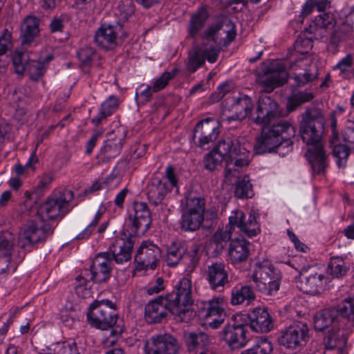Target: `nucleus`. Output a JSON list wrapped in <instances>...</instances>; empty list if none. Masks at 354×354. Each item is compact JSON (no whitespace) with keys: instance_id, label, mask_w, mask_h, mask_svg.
<instances>
[{"instance_id":"1","label":"nucleus","mask_w":354,"mask_h":354,"mask_svg":"<svg viewBox=\"0 0 354 354\" xmlns=\"http://www.w3.org/2000/svg\"><path fill=\"white\" fill-rule=\"evenodd\" d=\"M256 114L254 122L263 128L254 146L255 152L262 154L275 149L282 156L290 152L292 149L290 138L295 136V129L290 122L278 120L281 115L278 104L269 96H262L258 100Z\"/></svg>"},{"instance_id":"2","label":"nucleus","mask_w":354,"mask_h":354,"mask_svg":"<svg viewBox=\"0 0 354 354\" xmlns=\"http://www.w3.org/2000/svg\"><path fill=\"white\" fill-rule=\"evenodd\" d=\"M326 121L323 111L311 106L301 114L299 122L300 136L307 148L305 156L314 174H324L328 165L322 142Z\"/></svg>"},{"instance_id":"3","label":"nucleus","mask_w":354,"mask_h":354,"mask_svg":"<svg viewBox=\"0 0 354 354\" xmlns=\"http://www.w3.org/2000/svg\"><path fill=\"white\" fill-rule=\"evenodd\" d=\"M213 150L225 158L224 176L227 182H231L233 177H237L239 169L249 164L250 151L239 138L226 136Z\"/></svg>"},{"instance_id":"4","label":"nucleus","mask_w":354,"mask_h":354,"mask_svg":"<svg viewBox=\"0 0 354 354\" xmlns=\"http://www.w3.org/2000/svg\"><path fill=\"white\" fill-rule=\"evenodd\" d=\"M223 25L224 23L222 22L212 24L200 35V37L203 40L202 46H194L192 51L188 55L186 68L189 73H195L198 68L205 64L206 59L209 63L216 62L219 51L213 46L209 48H204L205 41H211L214 44H221L218 41L217 34L223 29Z\"/></svg>"},{"instance_id":"5","label":"nucleus","mask_w":354,"mask_h":354,"mask_svg":"<svg viewBox=\"0 0 354 354\" xmlns=\"http://www.w3.org/2000/svg\"><path fill=\"white\" fill-rule=\"evenodd\" d=\"M170 304V313L178 322H188L194 313L190 310L193 304L192 281L184 277L174 286V290L165 296Z\"/></svg>"},{"instance_id":"6","label":"nucleus","mask_w":354,"mask_h":354,"mask_svg":"<svg viewBox=\"0 0 354 354\" xmlns=\"http://www.w3.org/2000/svg\"><path fill=\"white\" fill-rule=\"evenodd\" d=\"M251 278L257 291L264 295H273L279 290L281 273L270 261L264 259L255 263Z\"/></svg>"},{"instance_id":"7","label":"nucleus","mask_w":354,"mask_h":354,"mask_svg":"<svg viewBox=\"0 0 354 354\" xmlns=\"http://www.w3.org/2000/svg\"><path fill=\"white\" fill-rule=\"evenodd\" d=\"M86 315L88 324L95 328L108 330L113 328L111 331L112 336H119L123 332V328L120 324L116 325L118 316L115 309L103 301L93 302Z\"/></svg>"},{"instance_id":"8","label":"nucleus","mask_w":354,"mask_h":354,"mask_svg":"<svg viewBox=\"0 0 354 354\" xmlns=\"http://www.w3.org/2000/svg\"><path fill=\"white\" fill-rule=\"evenodd\" d=\"M73 197V192L70 189H64L58 194L49 197L38 209V215L41 221L55 219L60 214L65 215L68 211L66 207Z\"/></svg>"},{"instance_id":"9","label":"nucleus","mask_w":354,"mask_h":354,"mask_svg":"<svg viewBox=\"0 0 354 354\" xmlns=\"http://www.w3.org/2000/svg\"><path fill=\"white\" fill-rule=\"evenodd\" d=\"M330 142L337 166L344 167L350 153L354 150V128L345 127L341 137L338 136L337 132H334Z\"/></svg>"},{"instance_id":"10","label":"nucleus","mask_w":354,"mask_h":354,"mask_svg":"<svg viewBox=\"0 0 354 354\" xmlns=\"http://www.w3.org/2000/svg\"><path fill=\"white\" fill-rule=\"evenodd\" d=\"M328 278L323 273L315 271V267L304 266L299 270L298 288L304 292L312 295H319L326 289Z\"/></svg>"},{"instance_id":"11","label":"nucleus","mask_w":354,"mask_h":354,"mask_svg":"<svg viewBox=\"0 0 354 354\" xmlns=\"http://www.w3.org/2000/svg\"><path fill=\"white\" fill-rule=\"evenodd\" d=\"M53 232V227L50 223L42 221L39 225L31 221L19 234L17 244L21 248H26L37 243L46 241Z\"/></svg>"},{"instance_id":"12","label":"nucleus","mask_w":354,"mask_h":354,"mask_svg":"<svg viewBox=\"0 0 354 354\" xmlns=\"http://www.w3.org/2000/svg\"><path fill=\"white\" fill-rule=\"evenodd\" d=\"M198 316L205 324L212 328H218L225 316L223 309V298L215 297L209 301H201L198 304Z\"/></svg>"},{"instance_id":"13","label":"nucleus","mask_w":354,"mask_h":354,"mask_svg":"<svg viewBox=\"0 0 354 354\" xmlns=\"http://www.w3.org/2000/svg\"><path fill=\"white\" fill-rule=\"evenodd\" d=\"M308 328L306 324L295 322L281 333L278 342L286 348L295 351L306 345L308 339Z\"/></svg>"},{"instance_id":"14","label":"nucleus","mask_w":354,"mask_h":354,"mask_svg":"<svg viewBox=\"0 0 354 354\" xmlns=\"http://www.w3.org/2000/svg\"><path fill=\"white\" fill-rule=\"evenodd\" d=\"M113 261L108 252L97 254L93 260L90 270L83 271L92 281L95 283H103L108 281L111 275Z\"/></svg>"},{"instance_id":"15","label":"nucleus","mask_w":354,"mask_h":354,"mask_svg":"<svg viewBox=\"0 0 354 354\" xmlns=\"http://www.w3.org/2000/svg\"><path fill=\"white\" fill-rule=\"evenodd\" d=\"M180 346L169 334L152 336L144 347L145 354H178Z\"/></svg>"},{"instance_id":"16","label":"nucleus","mask_w":354,"mask_h":354,"mask_svg":"<svg viewBox=\"0 0 354 354\" xmlns=\"http://www.w3.org/2000/svg\"><path fill=\"white\" fill-rule=\"evenodd\" d=\"M120 33L121 37H127V34L123 32V27L120 23L103 24L95 32V41L99 46L106 50H111L117 46Z\"/></svg>"},{"instance_id":"17","label":"nucleus","mask_w":354,"mask_h":354,"mask_svg":"<svg viewBox=\"0 0 354 354\" xmlns=\"http://www.w3.org/2000/svg\"><path fill=\"white\" fill-rule=\"evenodd\" d=\"M225 227L232 232L236 227L241 232L249 237L256 236L260 232L259 225L257 221L255 214L250 213L248 220L245 221V214L240 209L232 212L229 216L228 224Z\"/></svg>"},{"instance_id":"18","label":"nucleus","mask_w":354,"mask_h":354,"mask_svg":"<svg viewBox=\"0 0 354 354\" xmlns=\"http://www.w3.org/2000/svg\"><path fill=\"white\" fill-rule=\"evenodd\" d=\"M314 328L317 331H324L326 329L327 336L332 332L335 333L345 331L339 319L337 316V311L334 307L326 308L317 313L313 318Z\"/></svg>"},{"instance_id":"19","label":"nucleus","mask_w":354,"mask_h":354,"mask_svg":"<svg viewBox=\"0 0 354 354\" xmlns=\"http://www.w3.org/2000/svg\"><path fill=\"white\" fill-rule=\"evenodd\" d=\"M288 73L282 64L277 63L269 66L263 71L259 77V82L266 93L272 92L276 87L286 82Z\"/></svg>"},{"instance_id":"20","label":"nucleus","mask_w":354,"mask_h":354,"mask_svg":"<svg viewBox=\"0 0 354 354\" xmlns=\"http://www.w3.org/2000/svg\"><path fill=\"white\" fill-rule=\"evenodd\" d=\"M161 257V250L151 241H144L138 248L135 261L145 269L154 270Z\"/></svg>"},{"instance_id":"21","label":"nucleus","mask_w":354,"mask_h":354,"mask_svg":"<svg viewBox=\"0 0 354 354\" xmlns=\"http://www.w3.org/2000/svg\"><path fill=\"white\" fill-rule=\"evenodd\" d=\"M218 133L216 120L208 118L196 124L193 138L194 140H198V145L203 147L215 140L218 136Z\"/></svg>"},{"instance_id":"22","label":"nucleus","mask_w":354,"mask_h":354,"mask_svg":"<svg viewBox=\"0 0 354 354\" xmlns=\"http://www.w3.org/2000/svg\"><path fill=\"white\" fill-rule=\"evenodd\" d=\"M250 328L257 333L270 332L274 327L273 319L266 308L257 307L248 314Z\"/></svg>"},{"instance_id":"23","label":"nucleus","mask_w":354,"mask_h":354,"mask_svg":"<svg viewBox=\"0 0 354 354\" xmlns=\"http://www.w3.org/2000/svg\"><path fill=\"white\" fill-rule=\"evenodd\" d=\"M133 245L134 242L131 237L117 238L109 246L108 252L112 261L114 260L118 264H122L131 260Z\"/></svg>"},{"instance_id":"24","label":"nucleus","mask_w":354,"mask_h":354,"mask_svg":"<svg viewBox=\"0 0 354 354\" xmlns=\"http://www.w3.org/2000/svg\"><path fill=\"white\" fill-rule=\"evenodd\" d=\"M134 215L132 221L131 232L134 234H145L151 223V213L147 203L136 202L133 204Z\"/></svg>"},{"instance_id":"25","label":"nucleus","mask_w":354,"mask_h":354,"mask_svg":"<svg viewBox=\"0 0 354 354\" xmlns=\"http://www.w3.org/2000/svg\"><path fill=\"white\" fill-rule=\"evenodd\" d=\"M168 312H170V304L165 297H159L146 306L145 316L149 323H159Z\"/></svg>"},{"instance_id":"26","label":"nucleus","mask_w":354,"mask_h":354,"mask_svg":"<svg viewBox=\"0 0 354 354\" xmlns=\"http://www.w3.org/2000/svg\"><path fill=\"white\" fill-rule=\"evenodd\" d=\"M207 279L212 290H223L229 283L228 271L225 265L223 263H214L209 266Z\"/></svg>"},{"instance_id":"27","label":"nucleus","mask_w":354,"mask_h":354,"mask_svg":"<svg viewBox=\"0 0 354 354\" xmlns=\"http://www.w3.org/2000/svg\"><path fill=\"white\" fill-rule=\"evenodd\" d=\"M246 331L244 325L229 324L223 330V339L232 349L242 348L246 345L248 342Z\"/></svg>"},{"instance_id":"28","label":"nucleus","mask_w":354,"mask_h":354,"mask_svg":"<svg viewBox=\"0 0 354 354\" xmlns=\"http://www.w3.org/2000/svg\"><path fill=\"white\" fill-rule=\"evenodd\" d=\"M253 102L250 97L243 93L234 95L231 100L230 111L233 114L229 117V120H242L252 111Z\"/></svg>"},{"instance_id":"29","label":"nucleus","mask_w":354,"mask_h":354,"mask_svg":"<svg viewBox=\"0 0 354 354\" xmlns=\"http://www.w3.org/2000/svg\"><path fill=\"white\" fill-rule=\"evenodd\" d=\"M337 316L347 334H351L354 328V295L342 301L335 307Z\"/></svg>"},{"instance_id":"30","label":"nucleus","mask_w":354,"mask_h":354,"mask_svg":"<svg viewBox=\"0 0 354 354\" xmlns=\"http://www.w3.org/2000/svg\"><path fill=\"white\" fill-rule=\"evenodd\" d=\"M250 243L244 239L231 240L228 247V258L230 263L237 265L245 261L250 254Z\"/></svg>"},{"instance_id":"31","label":"nucleus","mask_w":354,"mask_h":354,"mask_svg":"<svg viewBox=\"0 0 354 354\" xmlns=\"http://www.w3.org/2000/svg\"><path fill=\"white\" fill-rule=\"evenodd\" d=\"M349 334L346 332H332L326 337L324 354H346L345 348Z\"/></svg>"},{"instance_id":"32","label":"nucleus","mask_w":354,"mask_h":354,"mask_svg":"<svg viewBox=\"0 0 354 354\" xmlns=\"http://www.w3.org/2000/svg\"><path fill=\"white\" fill-rule=\"evenodd\" d=\"M113 134L109 135L100 149L99 158L102 162H109L118 156L122 150L124 137L122 136L112 138Z\"/></svg>"},{"instance_id":"33","label":"nucleus","mask_w":354,"mask_h":354,"mask_svg":"<svg viewBox=\"0 0 354 354\" xmlns=\"http://www.w3.org/2000/svg\"><path fill=\"white\" fill-rule=\"evenodd\" d=\"M169 192L167 183L158 178H153L147 185V198L154 205L160 203Z\"/></svg>"},{"instance_id":"34","label":"nucleus","mask_w":354,"mask_h":354,"mask_svg":"<svg viewBox=\"0 0 354 354\" xmlns=\"http://www.w3.org/2000/svg\"><path fill=\"white\" fill-rule=\"evenodd\" d=\"M209 18V13L205 7H201L194 12L189 21L188 37L195 39L196 35L204 27Z\"/></svg>"},{"instance_id":"35","label":"nucleus","mask_w":354,"mask_h":354,"mask_svg":"<svg viewBox=\"0 0 354 354\" xmlns=\"http://www.w3.org/2000/svg\"><path fill=\"white\" fill-rule=\"evenodd\" d=\"M200 246L196 243L189 244L186 252L183 256L180 263H182L188 273L193 272L199 263L201 255Z\"/></svg>"},{"instance_id":"36","label":"nucleus","mask_w":354,"mask_h":354,"mask_svg":"<svg viewBox=\"0 0 354 354\" xmlns=\"http://www.w3.org/2000/svg\"><path fill=\"white\" fill-rule=\"evenodd\" d=\"M189 213L204 216L205 200L196 194L189 193L185 196V205L183 209Z\"/></svg>"},{"instance_id":"37","label":"nucleus","mask_w":354,"mask_h":354,"mask_svg":"<svg viewBox=\"0 0 354 354\" xmlns=\"http://www.w3.org/2000/svg\"><path fill=\"white\" fill-rule=\"evenodd\" d=\"M119 105L118 98L115 95L109 96L102 104L98 114L92 119V122L99 125L103 120L112 115Z\"/></svg>"},{"instance_id":"38","label":"nucleus","mask_w":354,"mask_h":354,"mask_svg":"<svg viewBox=\"0 0 354 354\" xmlns=\"http://www.w3.org/2000/svg\"><path fill=\"white\" fill-rule=\"evenodd\" d=\"M256 299L255 293L252 288L248 285L240 288L235 287L231 292V304L232 305H239L246 301L248 304H250Z\"/></svg>"},{"instance_id":"39","label":"nucleus","mask_w":354,"mask_h":354,"mask_svg":"<svg viewBox=\"0 0 354 354\" xmlns=\"http://www.w3.org/2000/svg\"><path fill=\"white\" fill-rule=\"evenodd\" d=\"M39 21L35 17H27L21 26V35L23 44H30L39 34Z\"/></svg>"},{"instance_id":"40","label":"nucleus","mask_w":354,"mask_h":354,"mask_svg":"<svg viewBox=\"0 0 354 354\" xmlns=\"http://www.w3.org/2000/svg\"><path fill=\"white\" fill-rule=\"evenodd\" d=\"M188 245L183 242H174L167 249V263L174 267L180 263Z\"/></svg>"},{"instance_id":"41","label":"nucleus","mask_w":354,"mask_h":354,"mask_svg":"<svg viewBox=\"0 0 354 354\" xmlns=\"http://www.w3.org/2000/svg\"><path fill=\"white\" fill-rule=\"evenodd\" d=\"M204 216L193 214L187 212H182L180 226L185 232H195L201 226Z\"/></svg>"},{"instance_id":"42","label":"nucleus","mask_w":354,"mask_h":354,"mask_svg":"<svg viewBox=\"0 0 354 354\" xmlns=\"http://www.w3.org/2000/svg\"><path fill=\"white\" fill-rule=\"evenodd\" d=\"M353 32V26L351 22L348 21L342 22L338 25L330 35V43L335 46L349 39Z\"/></svg>"},{"instance_id":"43","label":"nucleus","mask_w":354,"mask_h":354,"mask_svg":"<svg viewBox=\"0 0 354 354\" xmlns=\"http://www.w3.org/2000/svg\"><path fill=\"white\" fill-rule=\"evenodd\" d=\"M37 353L38 354H80L76 343L68 341L56 343L53 349L46 346Z\"/></svg>"},{"instance_id":"44","label":"nucleus","mask_w":354,"mask_h":354,"mask_svg":"<svg viewBox=\"0 0 354 354\" xmlns=\"http://www.w3.org/2000/svg\"><path fill=\"white\" fill-rule=\"evenodd\" d=\"M232 232L227 227L218 228L213 234L210 244L214 245V251L216 254H220L226 247L227 243L231 240Z\"/></svg>"},{"instance_id":"45","label":"nucleus","mask_w":354,"mask_h":354,"mask_svg":"<svg viewBox=\"0 0 354 354\" xmlns=\"http://www.w3.org/2000/svg\"><path fill=\"white\" fill-rule=\"evenodd\" d=\"M348 270L349 267L344 258L339 256L332 257L327 268L328 273L333 278H341L345 276Z\"/></svg>"},{"instance_id":"46","label":"nucleus","mask_w":354,"mask_h":354,"mask_svg":"<svg viewBox=\"0 0 354 354\" xmlns=\"http://www.w3.org/2000/svg\"><path fill=\"white\" fill-rule=\"evenodd\" d=\"M185 340L189 351L203 348L209 344V337L205 333H186Z\"/></svg>"},{"instance_id":"47","label":"nucleus","mask_w":354,"mask_h":354,"mask_svg":"<svg viewBox=\"0 0 354 354\" xmlns=\"http://www.w3.org/2000/svg\"><path fill=\"white\" fill-rule=\"evenodd\" d=\"M11 34L5 30L0 36V73H3L6 67L9 63V58L6 55L8 49L11 47Z\"/></svg>"},{"instance_id":"48","label":"nucleus","mask_w":354,"mask_h":354,"mask_svg":"<svg viewBox=\"0 0 354 354\" xmlns=\"http://www.w3.org/2000/svg\"><path fill=\"white\" fill-rule=\"evenodd\" d=\"M90 281H92L83 272L76 277L77 284L75 286V292L78 297L82 298H89L91 297L92 292L90 286Z\"/></svg>"},{"instance_id":"49","label":"nucleus","mask_w":354,"mask_h":354,"mask_svg":"<svg viewBox=\"0 0 354 354\" xmlns=\"http://www.w3.org/2000/svg\"><path fill=\"white\" fill-rule=\"evenodd\" d=\"M314 95L310 92H299L288 97L287 108L292 111L301 104L311 101Z\"/></svg>"},{"instance_id":"50","label":"nucleus","mask_w":354,"mask_h":354,"mask_svg":"<svg viewBox=\"0 0 354 354\" xmlns=\"http://www.w3.org/2000/svg\"><path fill=\"white\" fill-rule=\"evenodd\" d=\"M234 194L239 198H251L254 195L252 185L248 176L236 183Z\"/></svg>"},{"instance_id":"51","label":"nucleus","mask_w":354,"mask_h":354,"mask_svg":"<svg viewBox=\"0 0 354 354\" xmlns=\"http://www.w3.org/2000/svg\"><path fill=\"white\" fill-rule=\"evenodd\" d=\"M317 77V67L316 66H311L308 69H305L302 73L295 72L292 75V78L299 86L314 80Z\"/></svg>"},{"instance_id":"52","label":"nucleus","mask_w":354,"mask_h":354,"mask_svg":"<svg viewBox=\"0 0 354 354\" xmlns=\"http://www.w3.org/2000/svg\"><path fill=\"white\" fill-rule=\"evenodd\" d=\"M272 350V344L270 341L260 339L252 347L243 351L241 354H271Z\"/></svg>"},{"instance_id":"53","label":"nucleus","mask_w":354,"mask_h":354,"mask_svg":"<svg viewBox=\"0 0 354 354\" xmlns=\"http://www.w3.org/2000/svg\"><path fill=\"white\" fill-rule=\"evenodd\" d=\"M223 161H225V158L218 154V153H216V150L212 149L205 156L203 165L205 169L209 171H214L221 167Z\"/></svg>"},{"instance_id":"54","label":"nucleus","mask_w":354,"mask_h":354,"mask_svg":"<svg viewBox=\"0 0 354 354\" xmlns=\"http://www.w3.org/2000/svg\"><path fill=\"white\" fill-rule=\"evenodd\" d=\"M13 248V236L9 232H4L0 236V257L11 258Z\"/></svg>"},{"instance_id":"55","label":"nucleus","mask_w":354,"mask_h":354,"mask_svg":"<svg viewBox=\"0 0 354 354\" xmlns=\"http://www.w3.org/2000/svg\"><path fill=\"white\" fill-rule=\"evenodd\" d=\"M12 59L15 72L18 74H23L28 66V55L24 52L16 50L13 53Z\"/></svg>"},{"instance_id":"56","label":"nucleus","mask_w":354,"mask_h":354,"mask_svg":"<svg viewBox=\"0 0 354 354\" xmlns=\"http://www.w3.org/2000/svg\"><path fill=\"white\" fill-rule=\"evenodd\" d=\"M28 71L30 78L33 81H37L42 77L46 71L44 63L41 60H30L28 62L26 70Z\"/></svg>"},{"instance_id":"57","label":"nucleus","mask_w":354,"mask_h":354,"mask_svg":"<svg viewBox=\"0 0 354 354\" xmlns=\"http://www.w3.org/2000/svg\"><path fill=\"white\" fill-rule=\"evenodd\" d=\"M103 213L104 211L99 209L96 212L93 221L86 226V227L83 231H82L79 234L77 235L76 239L79 240L87 239L95 230L100 220L102 218Z\"/></svg>"},{"instance_id":"58","label":"nucleus","mask_w":354,"mask_h":354,"mask_svg":"<svg viewBox=\"0 0 354 354\" xmlns=\"http://www.w3.org/2000/svg\"><path fill=\"white\" fill-rule=\"evenodd\" d=\"M175 75V72L171 73L165 72L162 75L156 79L153 84L152 91L156 93L162 90L169 83V81Z\"/></svg>"},{"instance_id":"59","label":"nucleus","mask_w":354,"mask_h":354,"mask_svg":"<svg viewBox=\"0 0 354 354\" xmlns=\"http://www.w3.org/2000/svg\"><path fill=\"white\" fill-rule=\"evenodd\" d=\"M118 11L121 19L127 20L134 13V5L130 1L123 2L118 6Z\"/></svg>"},{"instance_id":"60","label":"nucleus","mask_w":354,"mask_h":354,"mask_svg":"<svg viewBox=\"0 0 354 354\" xmlns=\"http://www.w3.org/2000/svg\"><path fill=\"white\" fill-rule=\"evenodd\" d=\"M94 54L95 51L92 48L85 47L77 53V57L82 64L88 66L92 62Z\"/></svg>"},{"instance_id":"61","label":"nucleus","mask_w":354,"mask_h":354,"mask_svg":"<svg viewBox=\"0 0 354 354\" xmlns=\"http://www.w3.org/2000/svg\"><path fill=\"white\" fill-rule=\"evenodd\" d=\"M353 64V56L351 55H347L336 64L334 68L338 69L342 73H344L349 70Z\"/></svg>"},{"instance_id":"62","label":"nucleus","mask_w":354,"mask_h":354,"mask_svg":"<svg viewBox=\"0 0 354 354\" xmlns=\"http://www.w3.org/2000/svg\"><path fill=\"white\" fill-rule=\"evenodd\" d=\"M165 176H166V180H164L167 183V185L169 187V191L171 192V189L177 186V178L176 177V175L174 174V168L171 165H168L165 169Z\"/></svg>"},{"instance_id":"63","label":"nucleus","mask_w":354,"mask_h":354,"mask_svg":"<svg viewBox=\"0 0 354 354\" xmlns=\"http://www.w3.org/2000/svg\"><path fill=\"white\" fill-rule=\"evenodd\" d=\"M311 48V41L308 39L297 40L295 43V51L301 55L307 53Z\"/></svg>"},{"instance_id":"64","label":"nucleus","mask_w":354,"mask_h":354,"mask_svg":"<svg viewBox=\"0 0 354 354\" xmlns=\"http://www.w3.org/2000/svg\"><path fill=\"white\" fill-rule=\"evenodd\" d=\"M164 281L162 278L158 277L156 279V282L147 288V292L148 295H152L160 292L161 290H164Z\"/></svg>"}]
</instances>
